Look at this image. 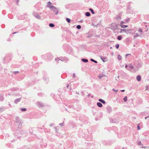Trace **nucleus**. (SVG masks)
<instances>
[{
  "instance_id": "obj_1",
  "label": "nucleus",
  "mask_w": 149,
  "mask_h": 149,
  "mask_svg": "<svg viewBox=\"0 0 149 149\" xmlns=\"http://www.w3.org/2000/svg\"><path fill=\"white\" fill-rule=\"evenodd\" d=\"M63 49L66 53L71 55H73L74 54L73 50L70 45L65 44L63 45Z\"/></svg>"
},
{
  "instance_id": "obj_2",
  "label": "nucleus",
  "mask_w": 149,
  "mask_h": 149,
  "mask_svg": "<svg viewBox=\"0 0 149 149\" xmlns=\"http://www.w3.org/2000/svg\"><path fill=\"white\" fill-rule=\"evenodd\" d=\"M66 106L68 108V110L66 107H65V110L69 113L72 112L74 111V109H75V107L74 106L71 104H67Z\"/></svg>"
},
{
  "instance_id": "obj_3",
  "label": "nucleus",
  "mask_w": 149,
  "mask_h": 149,
  "mask_svg": "<svg viewBox=\"0 0 149 149\" xmlns=\"http://www.w3.org/2000/svg\"><path fill=\"white\" fill-rule=\"evenodd\" d=\"M120 25L116 24V23H112L111 24V29L113 30H118V26Z\"/></svg>"
},
{
  "instance_id": "obj_4",
  "label": "nucleus",
  "mask_w": 149,
  "mask_h": 149,
  "mask_svg": "<svg viewBox=\"0 0 149 149\" xmlns=\"http://www.w3.org/2000/svg\"><path fill=\"white\" fill-rule=\"evenodd\" d=\"M45 58L49 60H51L53 58V56L52 54L49 53H47L45 55Z\"/></svg>"
},
{
  "instance_id": "obj_5",
  "label": "nucleus",
  "mask_w": 149,
  "mask_h": 149,
  "mask_svg": "<svg viewBox=\"0 0 149 149\" xmlns=\"http://www.w3.org/2000/svg\"><path fill=\"white\" fill-rule=\"evenodd\" d=\"M120 30L121 31L120 33H122L123 32H124L127 34H128V33H132V29H120Z\"/></svg>"
},
{
  "instance_id": "obj_6",
  "label": "nucleus",
  "mask_w": 149,
  "mask_h": 149,
  "mask_svg": "<svg viewBox=\"0 0 149 149\" xmlns=\"http://www.w3.org/2000/svg\"><path fill=\"white\" fill-rule=\"evenodd\" d=\"M19 131L17 130L13 135V136L15 137L14 139H16L17 138H19L20 137H21L20 134V132L19 133Z\"/></svg>"
},
{
  "instance_id": "obj_7",
  "label": "nucleus",
  "mask_w": 149,
  "mask_h": 149,
  "mask_svg": "<svg viewBox=\"0 0 149 149\" xmlns=\"http://www.w3.org/2000/svg\"><path fill=\"white\" fill-rule=\"evenodd\" d=\"M43 79L46 83H48L49 81V78L47 75L46 72H45L43 75Z\"/></svg>"
},
{
  "instance_id": "obj_8",
  "label": "nucleus",
  "mask_w": 149,
  "mask_h": 149,
  "mask_svg": "<svg viewBox=\"0 0 149 149\" xmlns=\"http://www.w3.org/2000/svg\"><path fill=\"white\" fill-rule=\"evenodd\" d=\"M77 117L79 118L81 122H83L84 119H85L86 117L83 114H79L77 116Z\"/></svg>"
},
{
  "instance_id": "obj_9",
  "label": "nucleus",
  "mask_w": 149,
  "mask_h": 149,
  "mask_svg": "<svg viewBox=\"0 0 149 149\" xmlns=\"http://www.w3.org/2000/svg\"><path fill=\"white\" fill-rule=\"evenodd\" d=\"M36 104L39 108H42L44 107V104L41 102H36Z\"/></svg>"
},
{
  "instance_id": "obj_10",
  "label": "nucleus",
  "mask_w": 149,
  "mask_h": 149,
  "mask_svg": "<svg viewBox=\"0 0 149 149\" xmlns=\"http://www.w3.org/2000/svg\"><path fill=\"white\" fill-rule=\"evenodd\" d=\"M69 59L66 57H60V60L64 62H67L68 60Z\"/></svg>"
},
{
  "instance_id": "obj_11",
  "label": "nucleus",
  "mask_w": 149,
  "mask_h": 149,
  "mask_svg": "<svg viewBox=\"0 0 149 149\" xmlns=\"http://www.w3.org/2000/svg\"><path fill=\"white\" fill-rule=\"evenodd\" d=\"M55 8H53L52 9H50L51 10H53V12L55 13V15H57L58 14V10L59 9V8H56L55 7Z\"/></svg>"
},
{
  "instance_id": "obj_12",
  "label": "nucleus",
  "mask_w": 149,
  "mask_h": 149,
  "mask_svg": "<svg viewBox=\"0 0 149 149\" xmlns=\"http://www.w3.org/2000/svg\"><path fill=\"white\" fill-rule=\"evenodd\" d=\"M52 4V3L50 1H49L47 3V7L49 8L50 9H52L53 8H55V6L53 5H51Z\"/></svg>"
},
{
  "instance_id": "obj_13",
  "label": "nucleus",
  "mask_w": 149,
  "mask_h": 149,
  "mask_svg": "<svg viewBox=\"0 0 149 149\" xmlns=\"http://www.w3.org/2000/svg\"><path fill=\"white\" fill-rule=\"evenodd\" d=\"M33 15L35 17L39 19H40L41 18L39 15L37 13L34 12H33Z\"/></svg>"
},
{
  "instance_id": "obj_14",
  "label": "nucleus",
  "mask_w": 149,
  "mask_h": 149,
  "mask_svg": "<svg viewBox=\"0 0 149 149\" xmlns=\"http://www.w3.org/2000/svg\"><path fill=\"white\" fill-rule=\"evenodd\" d=\"M40 5L41 3L40 2H38L34 6L37 10H39L40 8H42L40 7Z\"/></svg>"
},
{
  "instance_id": "obj_15",
  "label": "nucleus",
  "mask_w": 149,
  "mask_h": 149,
  "mask_svg": "<svg viewBox=\"0 0 149 149\" xmlns=\"http://www.w3.org/2000/svg\"><path fill=\"white\" fill-rule=\"evenodd\" d=\"M15 121L17 123V124H19V125H22V123H21V121L20 120V118L18 117H17L16 118Z\"/></svg>"
},
{
  "instance_id": "obj_16",
  "label": "nucleus",
  "mask_w": 149,
  "mask_h": 149,
  "mask_svg": "<svg viewBox=\"0 0 149 149\" xmlns=\"http://www.w3.org/2000/svg\"><path fill=\"white\" fill-rule=\"evenodd\" d=\"M9 90L13 91H19V88L17 87H13L10 88Z\"/></svg>"
},
{
  "instance_id": "obj_17",
  "label": "nucleus",
  "mask_w": 149,
  "mask_h": 149,
  "mask_svg": "<svg viewBox=\"0 0 149 149\" xmlns=\"http://www.w3.org/2000/svg\"><path fill=\"white\" fill-rule=\"evenodd\" d=\"M107 111L109 113H110L111 112L112 109L110 106H108L106 108Z\"/></svg>"
},
{
  "instance_id": "obj_18",
  "label": "nucleus",
  "mask_w": 149,
  "mask_h": 149,
  "mask_svg": "<svg viewBox=\"0 0 149 149\" xmlns=\"http://www.w3.org/2000/svg\"><path fill=\"white\" fill-rule=\"evenodd\" d=\"M97 108V107L96 106L92 107H91L92 109V110L94 114H95V113L96 112L95 111V110Z\"/></svg>"
},
{
  "instance_id": "obj_19",
  "label": "nucleus",
  "mask_w": 149,
  "mask_h": 149,
  "mask_svg": "<svg viewBox=\"0 0 149 149\" xmlns=\"http://www.w3.org/2000/svg\"><path fill=\"white\" fill-rule=\"evenodd\" d=\"M19 132L20 135L26 134V132L25 130H21Z\"/></svg>"
},
{
  "instance_id": "obj_20",
  "label": "nucleus",
  "mask_w": 149,
  "mask_h": 149,
  "mask_svg": "<svg viewBox=\"0 0 149 149\" xmlns=\"http://www.w3.org/2000/svg\"><path fill=\"white\" fill-rule=\"evenodd\" d=\"M21 97L17 98L14 100V102L16 104H17L18 102L20 101L21 100Z\"/></svg>"
},
{
  "instance_id": "obj_21",
  "label": "nucleus",
  "mask_w": 149,
  "mask_h": 149,
  "mask_svg": "<svg viewBox=\"0 0 149 149\" xmlns=\"http://www.w3.org/2000/svg\"><path fill=\"white\" fill-rule=\"evenodd\" d=\"M136 79L137 81H139L141 80V77L139 75H138L136 77Z\"/></svg>"
},
{
  "instance_id": "obj_22",
  "label": "nucleus",
  "mask_w": 149,
  "mask_h": 149,
  "mask_svg": "<svg viewBox=\"0 0 149 149\" xmlns=\"http://www.w3.org/2000/svg\"><path fill=\"white\" fill-rule=\"evenodd\" d=\"M98 101L101 103H102L103 104H106V102L104 100H103L102 99H99L98 100Z\"/></svg>"
},
{
  "instance_id": "obj_23",
  "label": "nucleus",
  "mask_w": 149,
  "mask_h": 149,
  "mask_svg": "<svg viewBox=\"0 0 149 149\" xmlns=\"http://www.w3.org/2000/svg\"><path fill=\"white\" fill-rule=\"evenodd\" d=\"M4 99L3 97V94H1L0 95V101H3Z\"/></svg>"
},
{
  "instance_id": "obj_24",
  "label": "nucleus",
  "mask_w": 149,
  "mask_h": 149,
  "mask_svg": "<svg viewBox=\"0 0 149 149\" xmlns=\"http://www.w3.org/2000/svg\"><path fill=\"white\" fill-rule=\"evenodd\" d=\"M97 105L99 107H102L103 106L102 104L100 102H97Z\"/></svg>"
},
{
  "instance_id": "obj_25",
  "label": "nucleus",
  "mask_w": 149,
  "mask_h": 149,
  "mask_svg": "<svg viewBox=\"0 0 149 149\" xmlns=\"http://www.w3.org/2000/svg\"><path fill=\"white\" fill-rule=\"evenodd\" d=\"M116 18L117 20L118 21H120V20L121 19V17L120 15H117L116 17Z\"/></svg>"
},
{
  "instance_id": "obj_26",
  "label": "nucleus",
  "mask_w": 149,
  "mask_h": 149,
  "mask_svg": "<svg viewBox=\"0 0 149 149\" xmlns=\"http://www.w3.org/2000/svg\"><path fill=\"white\" fill-rule=\"evenodd\" d=\"M81 60L82 62L85 63H87L88 61V60L85 58H82Z\"/></svg>"
},
{
  "instance_id": "obj_27",
  "label": "nucleus",
  "mask_w": 149,
  "mask_h": 149,
  "mask_svg": "<svg viewBox=\"0 0 149 149\" xmlns=\"http://www.w3.org/2000/svg\"><path fill=\"white\" fill-rule=\"evenodd\" d=\"M100 58L102 60L103 62H106V61L104 59H105L106 58V57H103L102 56H100Z\"/></svg>"
},
{
  "instance_id": "obj_28",
  "label": "nucleus",
  "mask_w": 149,
  "mask_h": 149,
  "mask_svg": "<svg viewBox=\"0 0 149 149\" xmlns=\"http://www.w3.org/2000/svg\"><path fill=\"white\" fill-rule=\"evenodd\" d=\"M117 39L119 40H120L122 39V37L121 35H119L117 36Z\"/></svg>"
},
{
  "instance_id": "obj_29",
  "label": "nucleus",
  "mask_w": 149,
  "mask_h": 149,
  "mask_svg": "<svg viewBox=\"0 0 149 149\" xmlns=\"http://www.w3.org/2000/svg\"><path fill=\"white\" fill-rule=\"evenodd\" d=\"M85 15L87 17H89L91 15V13L89 12H87L85 13Z\"/></svg>"
},
{
  "instance_id": "obj_30",
  "label": "nucleus",
  "mask_w": 149,
  "mask_h": 149,
  "mask_svg": "<svg viewBox=\"0 0 149 149\" xmlns=\"http://www.w3.org/2000/svg\"><path fill=\"white\" fill-rule=\"evenodd\" d=\"M120 26H121L122 28H125L128 27V25H126L124 24L120 25Z\"/></svg>"
},
{
  "instance_id": "obj_31",
  "label": "nucleus",
  "mask_w": 149,
  "mask_h": 149,
  "mask_svg": "<svg viewBox=\"0 0 149 149\" xmlns=\"http://www.w3.org/2000/svg\"><path fill=\"white\" fill-rule=\"evenodd\" d=\"M49 27L51 28H53L55 26V25L54 24L52 23H50L49 24Z\"/></svg>"
},
{
  "instance_id": "obj_32",
  "label": "nucleus",
  "mask_w": 149,
  "mask_h": 149,
  "mask_svg": "<svg viewBox=\"0 0 149 149\" xmlns=\"http://www.w3.org/2000/svg\"><path fill=\"white\" fill-rule=\"evenodd\" d=\"M5 108L4 107H0V113L2 112L5 110Z\"/></svg>"
},
{
  "instance_id": "obj_33",
  "label": "nucleus",
  "mask_w": 149,
  "mask_h": 149,
  "mask_svg": "<svg viewBox=\"0 0 149 149\" xmlns=\"http://www.w3.org/2000/svg\"><path fill=\"white\" fill-rule=\"evenodd\" d=\"M117 57L119 61H120L122 59V57L120 54H118V55Z\"/></svg>"
},
{
  "instance_id": "obj_34",
  "label": "nucleus",
  "mask_w": 149,
  "mask_h": 149,
  "mask_svg": "<svg viewBox=\"0 0 149 149\" xmlns=\"http://www.w3.org/2000/svg\"><path fill=\"white\" fill-rule=\"evenodd\" d=\"M105 76L103 74H100L98 76V78L100 79H101L103 77Z\"/></svg>"
},
{
  "instance_id": "obj_35",
  "label": "nucleus",
  "mask_w": 149,
  "mask_h": 149,
  "mask_svg": "<svg viewBox=\"0 0 149 149\" xmlns=\"http://www.w3.org/2000/svg\"><path fill=\"white\" fill-rule=\"evenodd\" d=\"M89 10L91 12L92 14H93L95 13V12L92 8H89Z\"/></svg>"
},
{
  "instance_id": "obj_36",
  "label": "nucleus",
  "mask_w": 149,
  "mask_h": 149,
  "mask_svg": "<svg viewBox=\"0 0 149 149\" xmlns=\"http://www.w3.org/2000/svg\"><path fill=\"white\" fill-rule=\"evenodd\" d=\"M66 20L68 23H70L71 21V19L70 18L68 17L66 18Z\"/></svg>"
},
{
  "instance_id": "obj_37",
  "label": "nucleus",
  "mask_w": 149,
  "mask_h": 149,
  "mask_svg": "<svg viewBox=\"0 0 149 149\" xmlns=\"http://www.w3.org/2000/svg\"><path fill=\"white\" fill-rule=\"evenodd\" d=\"M129 68L131 69H133L134 68V67L132 64H130L129 65Z\"/></svg>"
},
{
  "instance_id": "obj_38",
  "label": "nucleus",
  "mask_w": 149,
  "mask_h": 149,
  "mask_svg": "<svg viewBox=\"0 0 149 149\" xmlns=\"http://www.w3.org/2000/svg\"><path fill=\"white\" fill-rule=\"evenodd\" d=\"M136 143L139 146L143 145V144L141 143V141H137L136 142Z\"/></svg>"
},
{
  "instance_id": "obj_39",
  "label": "nucleus",
  "mask_w": 149,
  "mask_h": 149,
  "mask_svg": "<svg viewBox=\"0 0 149 149\" xmlns=\"http://www.w3.org/2000/svg\"><path fill=\"white\" fill-rule=\"evenodd\" d=\"M90 60L91 62H93L95 63H97V61L94 60L93 59L91 58V59Z\"/></svg>"
},
{
  "instance_id": "obj_40",
  "label": "nucleus",
  "mask_w": 149,
  "mask_h": 149,
  "mask_svg": "<svg viewBox=\"0 0 149 149\" xmlns=\"http://www.w3.org/2000/svg\"><path fill=\"white\" fill-rule=\"evenodd\" d=\"M127 96L125 97L123 99L124 101V102H126L127 100Z\"/></svg>"
},
{
  "instance_id": "obj_41",
  "label": "nucleus",
  "mask_w": 149,
  "mask_h": 149,
  "mask_svg": "<svg viewBox=\"0 0 149 149\" xmlns=\"http://www.w3.org/2000/svg\"><path fill=\"white\" fill-rule=\"evenodd\" d=\"M110 121L111 123H115V121L114 120L112 119V118H111L110 119Z\"/></svg>"
},
{
  "instance_id": "obj_42",
  "label": "nucleus",
  "mask_w": 149,
  "mask_h": 149,
  "mask_svg": "<svg viewBox=\"0 0 149 149\" xmlns=\"http://www.w3.org/2000/svg\"><path fill=\"white\" fill-rule=\"evenodd\" d=\"M21 110L22 111H25L26 110V108H22L21 109Z\"/></svg>"
},
{
  "instance_id": "obj_43",
  "label": "nucleus",
  "mask_w": 149,
  "mask_h": 149,
  "mask_svg": "<svg viewBox=\"0 0 149 149\" xmlns=\"http://www.w3.org/2000/svg\"><path fill=\"white\" fill-rule=\"evenodd\" d=\"M76 28L78 29H80L81 28V26L79 25H77L76 26Z\"/></svg>"
},
{
  "instance_id": "obj_44",
  "label": "nucleus",
  "mask_w": 149,
  "mask_h": 149,
  "mask_svg": "<svg viewBox=\"0 0 149 149\" xmlns=\"http://www.w3.org/2000/svg\"><path fill=\"white\" fill-rule=\"evenodd\" d=\"M140 36V35L139 34H138L137 33H136V34L135 36H134V38L135 39L137 37H138V36Z\"/></svg>"
},
{
  "instance_id": "obj_45",
  "label": "nucleus",
  "mask_w": 149,
  "mask_h": 149,
  "mask_svg": "<svg viewBox=\"0 0 149 149\" xmlns=\"http://www.w3.org/2000/svg\"><path fill=\"white\" fill-rule=\"evenodd\" d=\"M130 2H129L128 3H127V9H130Z\"/></svg>"
},
{
  "instance_id": "obj_46",
  "label": "nucleus",
  "mask_w": 149,
  "mask_h": 149,
  "mask_svg": "<svg viewBox=\"0 0 149 149\" xmlns=\"http://www.w3.org/2000/svg\"><path fill=\"white\" fill-rule=\"evenodd\" d=\"M125 67L127 70L130 71V70L129 68H128V65L127 64L125 65Z\"/></svg>"
},
{
  "instance_id": "obj_47",
  "label": "nucleus",
  "mask_w": 149,
  "mask_h": 149,
  "mask_svg": "<svg viewBox=\"0 0 149 149\" xmlns=\"http://www.w3.org/2000/svg\"><path fill=\"white\" fill-rule=\"evenodd\" d=\"M119 47V44H117L115 45V47L117 49H118Z\"/></svg>"
},
{
  "instance_id": "obj_48",
  "label": "nucleus",
  "mask_w": 149,
  "mask_h": 149,
  "mask_svg": "<svg viewBox=\"0 0 149 149\" xmlns=\"http://www.w3.org/2000/svg\"><path fill=\"white\" fill-rule=\"evenodd\" d=\"M126 22H125V21H121L120 22V25H121V24H123L125 23Z\"/></svg>"
},
{
  "instance_id": "obj_49",
  "label": "nucleus",
  "mask_w": 149,
  "mask_h": 149,
  "mask_svg": "<svg viewBox=\"0 0 149 149\" xmlns=\"http://www.w3.org/2000/svg\"><path fill=\"white\" fill-rule=\"evenodd\" d=\"M130 18L126 19H125V21L126 22H128L129 21V20L130 19Z\"/></svg>"
},
{
  "instance_id": "obj_50",
  "label": "nucleus",
  "mask_w": 149,
  "mask_h": 149,
  "mask_svg": "<svg viewBox=\"0 0 149 149\" xmlns=\"http://www.w3.org/2000/svg\"><path fill=\"white\" fill-rule=\"evenodd\" d=\"M81 95H82L83 96H84L85 95L84 92L83 91H82L81 92Z\"/></svg>"
},
{
  "instance_id": "obj_51",
  "label": "nucleus",
  "mask_w": 149,
  "mask_h": 149,
  "mask_svg": "<svg viewBox=\"0 0 149 149\" xmlns=\"http://www.w3.org/2000/svg\"><path fill=\"white\" fill-rule=\"evenodd\" d=\"M112 91L115 92H118V90H115L114 88H113L112 89Z\"/></svg>"
},
{
  "instance_id": "obj_52",
  "label": "nucleus",
  "mask_w": 149,
  "mask_h": 149,
  "mask_svg": "<svg viewBox=\"0 0 149 149\" xmlns=\"http://www.w3.org/2000/svg\"><path fill=\"white\" fill-rule=\"evenodd\" d=\"M138 31L140 32H142V30L140 28L138 30Z\"/></svg>"
},
{
  "instance_id": "obj_53",
  "label": "nucleus",
  "mask_w": 149,
  "mask_h": 149,
  "mask_svg": "<svg viewBox=\"0 0 149 149\" xmlns=\"http://www.w3.org/2000/svg\"><path fill=\"white\" fill-rule=\"evenodd\" d=\"M19 71H14L13 72V73H14L15 74H17V73H19Z\"/></svg>"
},
{
  "instance_id": "obj_54",
  "label": "nucleus",
  "mask_w": 149,
  "mask_h": 149,
  "mask_svg": "<svg viewBox=\"0 0 149 149\" xmlns=\"http://www.w3.org/2000/svg\"><path fill=\"white\" fill-rule=\"evenodd\" d=\"M81 109V106H79L78 108H77V110H79Z\"/></svg>"
},
{
  "instance_id": "obj_55",
  "label": "nucleus",
  "mask_w": 149,
  "mask_h": 149,
  "mask_svg": "<svg viewBox=\"0 0 149 149\" xmlns=\"http://www.w3.org/2000/svg\"><path fill=\"white\" fill-rule=\"evenodd\" d=\"M40 129L42 130V132H43L44 131L45 132H46V131H45V130H44L42 128H40Z\"/></svg>"
},
{
  "instance_id": "obj_56",
  "label": "nucleus",
  "mask_w": 149,
  "mask_h": 149,
  "mask_svg": "<svg viewBox=\"0 0 149 149\" xmlns=\"http://www.w3.org/2000/svg\"><path fill=\"white\" fill-rule=\"evenodd\" d=\"M59 125L61 126H62L63 125V122L62 123H60L59 124Z\"/></svg>"
},
{
  "instance_id": "obj_57",
  "label": "nucleus",
  "mask_w": 149,
  "mask_h": 149,
  "mask_svg": "<svg viewBox=\"0 0 149 149\" xmlns=\"http://www.w3.org/2000/svg\"><path fill=\"white\" fill-rule=\"evenodd\" d=\"M91 93H90L89 94H88V95L86 96V97H87L88 98L90 96V95Z\"/></svg>"
},
{
  "instance_id": "obj_58",
  "label": "nucleus",
  "mask_w": 149,
  "mask_h": 149,
  "mask_svg": "<svg viewBox=\"0 0 149 149\" xmlns=\"http://www.w3.org/2000/svg\"><path fill=\"white\" fill-rule=\"evenodd\" d=\"M130 40V38H128L126 39V41H129Z\"/></svg>"
},
{
  "instance_id": "obj_59",
  "label": "nucleus",
  "mask_w": 149,
  "mask_h": 149,
  "mask_svg": "<svg viewBox=\"0 0 149 149\" xmlns=\"http://www.w3.org/2000/svg\"><path fill=\"white\" fill-rule=\"evenodd\" d=\"M140 127L138 125V126H137V130H140Z\"/></svg>"
},
{
  "instance_id": "obj_60",
  "label": "nucleus",
  "mask_w": 149,
  "mask_h": 149,
  "mask_svg": "<svg viewBox=\"0 0 149 149\" xmlns=\"http://www.w3.org/2000/svg\"><path fill=\"white\" fill-rule=\"evenodd\" d=\"M55 59L56 60H60V58H56Z\"/></svg>"
},
{
  "instance_id": "obj_61",
  "label": "nucleus",
  "mask_w": 149,
  "mask_h": 149,
  "mask_svg": "<svg viewBox=\"0 0 149 149\" xmlns=\"http://www.w3.org/2000/svg\"><path fill=\"white\" fill-rule=\"evenodd\" d=\"M54 123H51L50 124V127H52V125H54Z\"/></svg>"
},
{
  "instance_id": "obj_62",
  "label": "nucleus",
  "mask_w": 149,
  "mask_h": 149,
  "mask_svg": "<svg viewBox=\"0 0 149 149\" xmlns=\"http://www.w3.org/2000/svg\"><path fill=\"white\" fill-rule=\"evenodd\" d=\"M78 22L82 23L83 22V19H82V20H81L80 21H79Z\"/></svg>"
},
{
  "instance_id": "obj_63",
  "label": "nucleus",
  "mask_w": 149,
  "mask_h": 149,
  "mask_svg": "<svg viewBox=\"0 0 149 149\" xmlns=\"http://www.w3.org/2000/svg\"><path fill=\"white\" fill-rule=\"evenodd\" d=\"M75 74L74 73L73 74V78H75Z\"/></svg>"
},
{
  "instance_id": "obj_64",
  "label": "nucleus",
  "mask_w": 149,
  "mask_h": 149,
  "mask_svg": "<svg viewBox=\"0 0 149 149\" xmlns=\"http://www.w3.org/2000/svg\"><path fill=\"white\" fill-rule=\"evenodd\" d=\"M129 55H130V54H126L125 55L126 57L127 56H129Z\"/></svg>"
}]
</instances>
